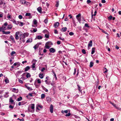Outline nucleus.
I'll use <instances>...</instances> for the list:
<instances>
[{
  "label": "nucleus",
  "instance_id": "obj_1",
  "mask_svg": "<svg viewBox=\"0 0 121 121\" xmlns=\"http://www.w3.org/2000/svg\"><path fill=\"white\" fill-rule=\"evenodd\" d=\"M31 109H32V110L30 111V110H29L28 111H29L33 112H34V108H35V105L34 104H31Z\"/></svg>",
  "mask_w": 121,
  "mask_h": 121
},
{
  "label": "nucleus",
  "instance_id": "obj_2",
  "mask_svg": "<svg viewBox=\"0 0 121 121\" xmlns=\"http://www.w3.org/2000/svg\"><path fill=\"white\" fill-rule=\"evenodd\" d=\"M19 37L20 40H23L25 38L23 34H20L19 35Z\"/></svg>",
  "mask_w": 121,
  "mask_h": 121
},
{
  "label": "nucleus",
  "instance_id": "obj_3",
  "mask_svg": "<svg viewBox=\"0 0 121 121\" xmlns=\"http://www.w3.org/2000/svg\"><path fill=\"white\" fill-rule=\"evenodd\" d=\"M19 33V32L18 31L16 33L15 38L16 40H18L19 39V37L18 36Z\"/></svg>",
  "mask_w": 121,
  "mask_h": 121
},
{
  "label": "nucleus",
  "instance_id": "obj_4",
  "mask_svg": "<svg viewBox=\"0 0 121 121\" xmlns=\"http://www.w3.org/2000/svg\"><path fill=\"white\" fill-rule=\"evenodd\" d=\"M56 50L53 48H51L50 49L49 51L52 53H54L56 52Z\"/></svg>",
  "mask_w": 121,
  "mask_h": 121
},
{
  "label": "nucleus",
  "instance_id": "obj_5",
  "mask_svg": "<svg viewBox=\"0 0 121 121\" xmlns=\"http://www.w3.org/2000/svg\"><path fill=\"white\" fill-rule=\"evenodd\" d=\"M50 112L51 113H52L53 112V106L52 104H51L50 106Z\"/></svg>",
  "mask_w": 121,
  "mask_h": 121
},
{
  "label": "nucleus",
  "instance_id": "obj_6",
  "mask_svg": "<svg viewBox=\"0 0 121 121\" xmlns=\"http://www.w3.org/2000/svg\"><path fill=\"white\" fill-rule=\"evenodd\" d=\"M110 103L116 109H119V108L116 106V105L114 104V103H112L111 102H110Z\"/></svg>",
  "mask_w": 121,
  "mask_h": 121
},
{
  "label": "nucleus",
  "instance_id": "obj_7",
  "mask_svg": "<svg viewBox=\"0 0 121 121\" xmlns=\"http://www.w3.org/2000/svg\"><path fill=\"white\" fill-rule=\"evenodd\" d=\"M42 8L41 7H39L37 8V11L40 13H42Z\"/></svg>",
  "mask_w": 121,
  "mask_h": 121
},
{
  "label": "nucleus",
  "instance_id": "obj_8",
  "mask_svg": "<svg viewBox=\"0 0 121 121\" xmlns=\"http://www.w3.org/2000/svg\"><path fill=\"white\" fill-rule=\"evenodd\" d=\"M59 24V23L58 22L55 23L54 24V26L56 28L58 26Z\"/></svg>",
  "mask_w": 121,
  "mask_h": 121
},
{
  "label": "nucleus",
  "instance_id": "obj_9",
  "mask_svg": "<svg viewBox=\"0 0 121 121\" xmlns=\"http://www.w3.org/2000/svg\"><path fill=\"white\" fill-rule=\"evenodd\" d=\"M67 28L66 27H65L62 28L61 30V31L62 32H65L67 30Z\"/></svg>",
  "mask_w": 121,
  "mask_h": 121
},
{
  "label": "nucleus",
  "instance_id": "obj_10",
  "mask_svg": "<svg viewBox=\"0 0 121 121\" xmlns=\"http://www.w3.org/2000/svg\"><path fill=\"white\" fill-rule=\"evenodd\" d=\"M92 40H91L88 43V47H91L92 45Z\"/></svg>",
  "mask_w": 121,
  "mask_h": 121
},
{
  "label": "nucleus",
  "instance_id": "obj_11",
  "mask_svg": "<svg viewBox=\"0 0 121 121\" xmlns=\"http://www.w3.org/2000/svg\"><path fill=\"white\" fill-rule=\"evenodd\" d=\"M17 22L18 23V24H19V25L21 26H22L25 24L24 23L20 22L17 21Z\"/></svg>",
  "mask_w": 121,
  "mask_h": 121
},
{
  "label": "nucleus",
  "instance_id": "obj_12",
  "mask_svg": "<svg viewBox=\"0 0 121 121\" xmlns=\"http://www.w3.org/2000/svg\"><path fill=\"white\" fill-rule=\"evenodd\" d=\"M12 91L13 92L17 93L18 92V89H16L15 88H14L13 89V90Z\"/></svg>",
  "mask_w": 121,
  "mask_h": 121
},
{
  "label": "nucleus",
  "instance_id": "obj_13",
  "mask_svg": "<svg viewBox=\"0 0 121 121\" xmlns=\"http://www.w3.org/2000/svg\"><path fill=\"white\" fill-rule=\"evenodd\" d=\"M35 64L33 63V64L31 66L32 68L33 69V70H35L36 69V68L35 67Z\"/></svg>",
  "mask_w": 121,
  "mask_h": 121
},
{
  "label": "nucleus",
  "instance_id": "obj_14",
  "mask_svg": "<svg viewBox=\"0 0 121 121\" xmlns=\"http://www.w3.org/2000/svg\"><path fill=\"white\" fill-rule=\"evenodd\" d=\"M11 32L9 31H3V34H8L10 33Z\"/></svg>",
  "mask_w": 121,
  "mask_h": 121
},
{
  "label": "nucleus",
  "instance_id": "obj_15",
  "mask_svg": "<svg viewBox=\"0 0 121 121\" xmlns=\"http://www.w3.org/2000/svg\"><path fill=\"white\" fill-rule=\"evenodd\" d=\"M9 102L11 103V104H13L14 103V100L12 99V98L11 97L9 99Z\"/></svg>",
  "mask_w": 121,
  "mask_h": 121
},
{
  "label": "nucleus",
  "instance_id": "obj_16",
  "mask_svg": "<svg viewBox=\"0 0 121 121\" xmlns=\"http://www.w3.org/2000/svg\"><path fill=\"white\" fill-rule=\"evenodd\" d=\"M30 69V67L29 66H27L26 67L25 69V71L26 72L28 71Z\"/></svg>",
  "mask_w": 121,
  "mask_h": 121
},
{
  "label": "nucleus",
  "instance_id": "obj_17",
  "mask_svg": "<svg viewBox=\"0 0 121 121\" xmlns=\"http://www.w3.org/2000/svg\"><path fill=\"white\" fill-rule=\"evenodd\" d=\"M10 38L12 40V41L14 43L15 42L13 36L12 35L10 37Z\"/></svg>",
  "mask_w": 121,
  "mask_h": 121
},
{
  "label": "nucleus",
  "instance_id": "obj_18",
  "mask_svg": "<svg viewBox=\"0 0 121 121\" xmlns=\"http://www.w3.org/2000/svg\"><path fill=\"white\" fill-rule=\"evenodd\" d=\"M32 41V39H29L27 40L26 41V43H31Z\"/></svg>",
  "mask_w": 121,
  "mask_h": 121
},
{
  "label": "nucleus",
  "instance_id": "obj_19",
  "mask_svg": "<svg viewBox=\"0 0 121 121\" xmlns=\"http://www.w3.org/2000/svg\"><path fill=\"white\" fill-rule=\"evenodd\" d=\"M95 52V48H92L91 54H93Z\"/></svg>",
  "mask_w": 121,
  "mask_h": 121
},
{
  "label": "nucleus",
  "instance_id": "obj_20",
  "mask_svg": "<svg viewBox=\"0 0 121 121\" xmlns=\"http://www.w3.org/2000/svg\"><path fill=\"white\" fill-rule=\"evenodd\" d=\"M26 73L27 74L26 77L27 78H28L29 77H30L31 75L29 73L27 72H26Z\"/></svg>",
  "mask_w": 121,
  "mask_h": 121
},
{
  "label": "nucleus",
  "instance_id": "obj_21",
  "mask_svg": "<svg viewBox=\"0 0 121 121\" xmlns=\"http://www.w3.org/2000/svg\"><path fill=\"white\" fill-rule=\"evenodd\" d=\"M96 13L97 11L96 10L95 11L94 15L93 14V12H91V17L92 18H93V16H95L96 15Z\"/></svg>",
  "mask_w": 121,
  "mask_h": 121
},
{
  "label": "nucleus",
  "instance_id": "obj_22",
  "mask_svg": "<svg viewBox=\"0 0 121 121\" xmlns=\"http://www.w3.org/2000/svg\"><path fill=\"white\" fill-rule=\"evenodd\" d=\"M9 94V92H5V94L4 95V97L5 98H7L9 96L8 95Z\"/></svg>",
  "mask_w": 121,
  "mask_h": 121
},
{
  "label": "nucleus",
  "instance_id": "obj_23",
  "mask_svg": "<svg viewBox=\"0 0 121 121\" xmlns=\"http://www.w3.org/2000/svg\"><path fill=\"white\" fill-rule=\"evenodd\" d=\"M23 34L25 38L28 36L29 35V34L27 32L24 33Z\"/></svg>",
  "mask_w": 121,
  "mask_h": 121
},
{
  "label": "nucleus",
  "instance_id": "obj_24",
  "mask_svg": "<svg viewBox=\"0 0 121 121\" xmlns=\"http://www.w3.org/2000/svg\"><path fill=\"white\" fill-rule=\"evenodd\" d=\"M36 38L38 39H42L43 37L41 36L38 35Z\"/></svg>",
  "mask_w": 121,
  "mask_h": 121
},
{
  "label": "nucleus",
  "instance_id": "obj_25",
  "mask_svg": "<svg viewBox=\"0 0 121 121\" xmlns=\"http://www.w3.org/2000/svg\"><path fill=\"white\" fill-rule=\"evenodd\" d=\"M46 44L49 46L50 45H52L53 44L51 42H47L46 43Z\"/></svg>",
  "mask_w": 121,
  "mask_h": 121
},
{
  "label": "nucleus",
  "instance_id": "obj_26",
  "mask_svg": "<svg viewBox=\"0 0 121 121\" xmlns=\"http://www.w3.org/2000/svg\"><path fill=\"white\" fill-rule=\"evenodd\" d=\"M33 22L35 25H36L37 23V21L35 19H34L33 20Z\"/></svg>",
  "mask_w": 121,
  "mask_h": 121
},
{
  "label": "nucleus",
  "instance_id": "obj_27",
  "mask_svg": "<svg viewBox=\"0 0 121 121\" xmlns=\"http://www.w3.org/2000/svg\"><path fill=\"white\" fill-rule=\"evenodd\" d=\"M52 72L54 74V76L55 77V79L56 80H57V77H56V75L55 73L53 71H52Z\"/></svg>",
  "mask_w": 121,
  "mask_h": 121
},
{
  "label": "nucleus",
  "instance_id": "obj_28",
  "mask_svg": "<svg viewBox=\"0 0 121 121\" xmlns=\"http://www.w3.org/2000/svg\"><path fill=\"white\" fill-rule=\"evenodd\" d=\"M39 47V46L38 44H36L34 47L33 48H34V49L35 50L38 48Z\"/></svg>",
  "mask_w": 121,
  "mask_h": 121
},
{
  "label": "nucleus",
  "instance_id": "obj_29",
  "mask_svg": "<svg viewBox=\"0 0 121 121\" xmlns=\"http://www.w3.org/2000/svg\"><path fill=\"white\" fill-rule=\"evenodd\" d=\"M24 101H22V102H19L18 103V105L19 106H20L21 105H24L25 104H25H23L22 103V102H24Z\"/></svg>",
  "mask_w": 121,
  "mask_h": 121
},
{
  "label": "nucleus",
  "instance_id": "obj_30",
  "mask_svg": "<svg viewBox=\"0 0 121 121\" xmlns=\"http://www.w3.org/2000/svg\"><path fill=\"white\" fill-rule=\"evenodd\" d=\"M37 81V83L39 84H40L41 83V80L39 79H37L35 81Z\"/></svg>",
  "mask_w": 121,
  "mask_h": 121
},
{
  "label": "nucleus",
  "instance_id": "obj_31",
  "mask_svg": "<svg viewBox=\"0 0 121 121\" xmlns=\"http://www.w3.org/2000/svg\"><path fill=\"white\" fill-rule=\"evenodd\" d=\"M68 112V110H66L65 111L62 110L61 111V112L62 113H67Z\"/></svg>",
  "mask_w": 121,
  "mask_h": 121
},
{
  "label": "nucleus",
  "instance_id": "obj_32",
  "mask_svg": "<svg viewBox=\"0 0 121 121\" xmlns=\"http://www.w3.org/2000/svg\"><path fill=\"white\" fill-rule=\"evenodd\" d=\"M22 100V98L21 96H20L19 98H18L17 101H20Z\"/></svg>",
  "mask_w": 121,
  "mask_h": 121
},
{
  "label": "nucleus",
  "instance_id": "obj_33",
  "mask_svg": "<svg viewBox=\"0 0 121 121\" xmlns=\"http://www.w3.org/2000/svg\"><path fill=\"white\" fill-rule=\"evenodd\" d=\"M26 88L29 91H32L33 90V89L31 88V87H30L29 86H26Z\"/></svg>",
  "mask_w": 121,
  "mask_h": 121
},
{
  "label": "nucleus",
  "instance_id": "obj_34",
  "mask_svg": "<svg viewBox=\"0 0 121 121\" xmlns=\"http://www.w3.org/2000/svg\"><path fill=\"white\" fill-rule=\"evenodd\" d=\"M45 97V95L44 94H42L41 95V98L42 99H43Z\"/></svg>",
  "mask_w": 121,
  "mask_h": 121
},
{
  "label": "nucleus",
  "instance_id": "obj_35",
  "mask_svg": "<svg viewBox=\"0 0 121 121\" xmlns=\"http://www.w3.org/2000/svg\"><path fill=\"white\" fill-rule=\"evenodd\" d=\"M94 65V63L93 62H90V67L91 68Z\"/></svg>",
  "mask_w": 121,
  "mask_h": 121
},
{
  "label": "nucleus",
  "instance_id": "obj_36",
  "mask_svg": "<svg viewBox=\"0 0 121 121\" xmlns=\"http://www.w3.org/2000/svg\"><path fill=\"white\" fill-rule=\"evenodd\" d=\"M4 81L6 83H8L9 82V81L8 79L7 78H6L4 80Z\"/></svg>",
  "mask_w": 121,
  "mask_h": 121
},
{
  "label": "nucleus",
  "instance_id": "obj_37",
  "mask_svg": "<svg viewBox=\"0 0 121 121\" xmlns=\"http://www.w3.org/2000/svg\"><path fill=\"white\" fill-rule=\"evenodd\" d=\"M39 77L41 79L43 78V74H39Z\"/></svg>",
  "mask_w": 121,
  "mask_h": 121
},
{
  "label": "nucleus",
  "instance_id": "obj_38",
  "mask_svg": "<svg viewBox=\"0 0 121 121\" xmlns=\"http://www.w3.org/2000/svg\"><path fill=\"white\" fill-rule=\"evenodd\" d=\"M106 28L108 30H110V26L109 25H108V24L107 23L106 25Z\"/></svg>",
  "mask_w": 121,
  "mask_h": 121
},
{
  "label": "nucleus",
  "instance_id": "obj_39",
  "mask_svg": "<svg viewBox=\"0 0 121 121\" xmlns=\"http://www.w3.org/2000/svg\"><path fill=\"white\" fill-rule=\"evenodd\" d=\"M44 47L48 49L50 48V47L49 45L45 44Z\"/></svg>",
  "mask_w": 121,
  "mask_h": 121
},
{
  "label": "nucleus",
  "instance_id": "obj_40",
  "mask_svg": "<svg viewBox=\"0 0 121 121\" xmlns=\"http://www.w3.org/2000/svg\"><path fill=\"white\" fill-rule=\"evenodd\" d=\"M34 84L35 85V87L36 88H38L39 87V85H38L36 84V82H35H35H34Z\"/></svg>",
  "mask_w": 121,
  "mask_h": 121
},
{
  "label": "nucleus",
  "instance_id": "obj_41",
  "mask_svg": "<svg viewBox=\"0 0 121 121\" xmlns=\"http://www.w3.org/2000/svg\"><path fill=\"white\" fill-rule=\"evenodd\" d=\"M77 86L78 87V90L80 92H81L82 90L81 89V88H80V86H79V85H77Z\"/></svg>",
  "mask_w": 121,
  "mask_h": 121
},
{
  "label": "nucleus",
  "instance_id": "obj_42",
  "mask_svg": "<svg viewBox=\"0 0 121 121\" xmlns=\"http://www.w3.org/2000/svg\"><path fill=\"white\" fill-rule=\"evenodd\" d=\"M48 20L46 18L44 20V22L46 24H47L48 22Z\"/></svg>",
  "mask_w": 121,
  "mask_h": 121
},
{
  "label": "nucleus",
  "instance_id": "obj_43",
  "mask_svg": "<svg viewBox=\"0 0 121 121\" xmlns=\"http://www.w3.org/2000/svg\"><path fill=\"white\" fill-rule=\"evenodd\" d=\"M81 15L80 13L76 15V18H80V17L81 16Z\"/></svg>",
  "mask_w": 121,
  "mask_h": 121
},
{
  "label": "nucleus",
  "instance_id": "obj_44",
  "mask_svg": "<svg viewBox=\"0 0 121 121\" xmlns=\"http://www.w3.org/2000/svg\"><path fill=\"white\" fill-rule=\"evenodd\" d=\"M22 3L23 4H26V1L24 0H22L21 1Z\"/></svg>",
  "mask_w": 121,
  "mask_h": 121
},
{
  "label": "nucleus",
  "instance_id": "obj_45",
  "mask_svg": "<svg viewBox=\"0 0 121 121\" xmlns=\"http://www.w3.org/2000/svg\"><path fill=\"white\" fill-rule=\"evenodd\" d=\"M82 53L84 54H86V52L85 50L84 49H83L82 50Z\"/></svg>",
  "mask_w": 121,
  "mask_h": 121
},
{
  "label": "nucleus",
  "instance_id": "obj_46",
  "mask_svg": "<svg viewBox=\"0 0 121 121\" xmlns=\"http://www.w3.org/2000/svg\"><path fill=\"white\" fill-rule=\"evenodd\" d=\"M2 27V30H4L6 29V28L5 26H4L3 25L2 27Z\"/></svg>",
  "mask_w": 121,
  "mask_h": 121
},
{
  "label": "nucleus",
  "instance_id": "obj_47",
  "mask_svg": "<svg viewBox=\"0 0 121 121\" xmlns=\"http://www.w3.org/2000/svg\"><path fill=\"white\" fill-rule=\"evenodd\" d=\"M13 23L14 24H15L17 25L18 24V23L17 22V23L16 21L14 20L13 21Z\"/></svg>",
  "mask_w": 121,
  "mask_h": 121
},
{
  "label": "nucleus",
  "instance_id": "obj_48",
  "mask_svg": "<svg viewBox=\"0 0 121 121\" xmlns=\"http://www.w3.org/2000/svg\"><path fill=\"white\" fill-rule=\"evenodd\" d=\"M31 14L30 13H26L25 14V16H29Z\"/></svg>",
  "mask_w": 121,
  "mask_h": 121
},
{
  "label": "nucleus",
  "instance_id": "obj_49",
  "mask_svg": "<svg viewBox=\"0 0 121 121\" xmlns=\"http://www.w3.org/2000/svg\"><path fill=\"white\" fill-rule=\"evenodd\" d=\"M16 53L14 51H13L11 52V55L12 56L13 55V54H15Z\"/></svg>",
  "mask_w": 121,
  "mask_h": 121
},
{
  "label": "nucleus",
  "instance_id": "obj_50",
  "mask_svg": "<svg viewBox=\"0 0 121 121\" xmlns=\"http://www.w3.org/2000/svg\"><path fill=\"white\" fill-rule=\"evenodd\" d=\"M49 35L47 34H45V37L46 38H49Z\"/></svg>",
  "mask_w": 121,
  "mask_h": 121
},
{
  "label": "nucleus",
  "instance_id": "obj_51",
  "mask_svg": "<svg viewBox=\"0 0 121 121\" xmlns=\"http://www.w3.org/2000/svg\"><path fill=\"white\" fill-rule=\"evenodd\" d=\"M69 35H74V33L72 32H70L69 33Z\"/></svg>",
  "mask_w": 121,
  "mask_h": 121
},
{
  "label": "nucleus",
  "instance_id": "obj_52",
  "mask_svg": "<svg viewBox=\"0 0 121 121\" xmlns=\"http://www.w3.org/2000/svg\"><path fill=\"white\" fill-rule=\"evenodd\" d=\"M102 30V32L103 33L106 34L107 35H108V34L107 33V32L105 31H104L103 30Z\"/></svg>",
  "mask_w": 121,
  "mask_h": 121
},
{
  "label": "nucleus",
  "instance_id": "obj_53",
  "mask_svg": "<svg viewBox=\"0 0 121 121\" xmlns=\"http://www.w3.org/2000/svg\"><path fill=\"white\" fill-rule=\"evenodd\" d=\"M33 31L34 32H36L37 31V29L36 28H33Z\"/></svg>",
  "mask_w": 121,
  "mask_h": 121
},
{
  "label": "nucleus",
  "instance_id": "obj_54",
  "mask_svg": "<svg viewBox=\"0 0 121 121\" xmlns=\"http://www.w3.org/2000/svg\"><path fill=\"white\" fill-rule=\"evenodd\" d=\"M70 113H68V114H66L65 115V116H66V117H69V116H70Z\"/></svg>",
  "mask_w": 121,
  "mask_h": 121
},
{
  "label": "nucleus",
  "instance_id": "obj_55",
  "mask_svg": "<svg viewBox=\"0 0 121 121\" xmlns=\"http://www.w3.org/2000/svg\"><path fill=\"white\" fill-rule=\"evenodd\" d=\"M85 26L86 27H87L88 28L89 27V26L88 25V24L87 23H85Z\"/></svg>",
  "mask_w": 121,
  "mask_h": 121
},
{
  "label": "nucleus",
  "instance_id": "obj_56",
  "mask_svg": "<svg viewBox=\"0 0 121 121\" xmlns=\"http://www.w3.org/2000/svg\"><path fill=\"white\" fill-rule=\"evenodd\" d=\"M54 33L55 34H58V32L56 30H55L54 31Z\"/></svg>",
  "mask_w": 121,
  "mask_h": 121
},
{
  "label": "nucleus",
  "instance_id": "obj_57",
  "mask_svg": "<svg viewBox=\"0 0 121 121\" xmlns=\"http://www.w3.org/2000/svg\"><path fill=\"white\" fill-rule=\"evenodd\" d=\"M43 89L46 92H48V90L44 87H43Z\"/></svg>",
  "mask_w": 121,
  "mask_h": 121
},
{
  "label": "nucleus",
  "instance_id": "obj_58",
  "mask_svg": "<svg viewBox=\"0 0 121 121\" xmlns=\"http://www.w3.org/2000/svg\"><path fill=\"white\" fill-rule=\"evenodd\" d=\"M59 5V4L58 2V1L56 2V6L57 7H58V6Z\"/></svg>",
  "mask_w": 121,
  "mask_h": 121
},
{
  "label": "nucleus",
  "instance_id": "obj_59",
  "mask_svg": "<svg viewBox=\"0 0 121 121\" xmlns=\"http://www.w3.org/2000/svg\"><path fill=\"white\" fill-rule=\"evenodd\" d=\"M18 18L20 19H21L22 18V15H20L18 16Z\"/></svg>",
  "mask_w": 121,
  "mask_h": 121
},
{
  "label": "nucleus",
  "instance_id": "obj_60",
  "mask_svg": "<svg viewBox=\"0 0 121 121\" xmlns=\"http://www.w3.org/2000/svg\"><path fill=\"white\" fill-rule=\"evenodd\" d=\"M37 61V60H33L32 62H33V64H36V62Z\"/></svg>",
  "mask_w": 121,
  "mask_h": 121
},
{
  "label": "nucleus",
  "instance_id": "obj_61",
  "mask_svg": "<svg viewBox=\"0 0 121 121\" xmlns=\"http://www.w3.org/2000/svg\"><path fill=\"white\" fill-rule=\"evenodd\" d=\"M3 25L5 27L7 26L8 25L7 23V22H6L4 23Z\"/></svg>",
  "mask_w": 121,
  "mask_h": 121
},
{
  "label": "nucleus",
  "instance_id": "obj_62",
  "mask_svg": "<svg viewBox=\"0 0 121 121\" xmlns=\"http://www.w3.org/2000/svg\"><path fill=\"white\" fill-rule=\"evenodd\" d=\"M18 81L20 83H23V81L22 80H20L19 79H18Z\"/></svg>",
  "mask_w": 121,
  "mask_h": 121
},
{
  "label": "nucleus",
  "instance_id": "obj_63",
  "mask_svg": "<svg viewBox=\"0 0 121 121\" xmlns=\"http://www.w3.org/2000/svg\"><path fill=\"white\" fill-rule=\"evenodd\" d=\"M9 107L10 108H11L13 109L14 108V106H12L11 105H10L9 106Z\"/></svg>",
  "mask_w": 121,
  "mask_h": 121
},
{
  "label": "nucleus",
  "instance_id": "obj_64",
  "mask_svg": "<svg viewBox=\"0 0 121 121\" xmlns=\"http://www.w3.org/2000/svg\"><path fill=\"white\" fill-rule=\"evenodd\" d=\"M11 15H9V14L8 15V16L7 17V18H8V19H10L11 18Z\"/></svg>",
  "mask_w": 121,
  "mask_h": 121
}]
</instances>
